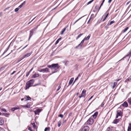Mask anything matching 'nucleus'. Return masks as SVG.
Instances as JSON below:
<instances>
[{"mask_svg":"<svg viewBox=\"0 0 131 131\" xmlns=\"http://www.w3.org/2000/svg\"><path fill=\"white\" fill-rule=\"evenodd\" d=\"M85 38H84L83 40L81 41V43L79 44L78 45L75 47V48H78L80 46L81 47L82 45L85 40Z\"/></svg>","mask_w":131,"mask_h":131,"instance_id":"nucleus-7","label":"nucleus"},{"mask_svg":"<svg viewBox=\"0 0 131 131\" xmlns=\"http://www.w3.org/2000/svg\"><path fill=\"white\" fill-rule=\"evenodd\" d=\"M41 110L38 109L34 111V113L35 114H38L39 113L41 112Z\"/></svg>","mask_w":131,"mask_h":131,"instance_id":"nucleus-9","label":"nucleus"},{"mask_svg":"<svg viewBox=\"0 0 131 131\" xmlns=\"http://www.w3.org/2000/svg\"><path fill=\"white\" fill-rule=\"evenodd\" d=\"M58 116L62 118L63 117V115L62 114H61L58 115Z\"/></svg>","mask_w":131,"mask_h":131,"instance_id":"nucleus-43","label":"nucleus"},{"mask_svg":"<svg viewBox=\"0 0 131 131\" xmlns=\"http://www.w3.org/2000/svg\"><path fill=\"white\" fill-rule=\"evenodd\" d=\"M61 38H60L58 39L56 41L55 44L56 45L59 42V41L61 39Z\"/></svg>","mask_w":131,"mask_h":131,"instance_id":"nucleus-25","label":"nucleus"},{"mask_svg":"<svg viewBox=\"0 0 131 131\" xmlns=\"http://www.w3.org/2000/svg\"><path fill=\"white\" fill-rule=\"evenodd\" d=\"M8 49V48L7 49L6 51H5L4 52L3 54H4L7 51V50Z\"/></svg>","mask_w":131,"mask_h":131,"instance_id":"nucleus-62","label":"nucleus"},{"mask_svg":"<svg viewBox=\"0 0 131 131\" xmlns=\"http://www.w3.org/2000/svg\"><path fill=\"white\" fill-rule=\"evenodd\" d=\"M59 68L58 65V63L52 64V69L57 70Z\"/></svg>","mask_w":131,"mask_h":131,"instance_id":"nucleus-5","label":"nucleus"},{"mask_svg":"<svg viewBox=\"0 0 131 131\" xmlns=\"http://www.w3.org/2000/svg\"><path fill=\"white\" fill-rule=\"evenodd\" d=\"M129 80V81H131V76H129L128 78Z\"/></svg>","mask_w":131,"mask_h":131,"instance_id":"nucleus-50","label":"nucleus"},{"mask_svg":"<svg viewBox=\"0 0 131 131\" xmlns=\"http://www.w3.org/2000/svg\"><path fill=\"white\" fill-rule=\"evenodd\" d=\"M86 90H83L82 92V94H86Z\"/></svg>","mask_w":131,"mask_h":131,"instance_id":"nucleus-36","label":"nucleus"},{"mask_svg":"<svg viewBox=\"0 0 131 131\" xmlns=\"http://www.w3.org/2000/svg\"><path fill=\"white\" fill-rule=\"evenodd\" d=\"M28 45H26L25 47H23L22 49H21V50H23V49H25V48H26L27 46Z\"/></svg>","mask_w":131,"mask_h":131,"instance_id":"nucleus-53","label":"nucleus"},{"mask_svg":"<svg viewBox=\"0 0 131 131\" xmlns=\"http://www.w3.org/2000/svg\"><path fill=\"white\" fill-rule=\"evenodd\" d=\"M130 2V1H129L127 3H126V5H128V4H129Z\"/></svg>","mask_w":131,"mask_h":131,"instance_id":"nucleus-55","label":"nucleus"},{"mask_svg":"<svg viewBox=\"0 0 131 131\" xmlns=\"http://www.w3.org/2000/svg\"><path fill=\"white\" fill-rule=\"evenodd\" d=\"M32 69L31 70H30L29 72H27L26 73V77H27L28 75H29V73H30V72L32 70Z\"/></svg>","mask_w":131,"mask_h":131,"instance_id":"nucleus-28","label":"nucleus"},{"mask_svg":"<svg viewBox=\"0 0 131 131\" xmlns=\"http://www.w3.org/2000/svg\"><path fill=\"white\" fill-rule=\"evenodd\" d=\"M98 112H95L94 114L92 115V116L94 118H95L96 117L97 114H98Z\"/></svg>","mask_w":131,"mask_h":131,"instance_id":"nucleus-15","label":"nucleus"},{"mask_svg":"<svg viewBox=\"0 0 131 131\" xmlns=\"http://www.w3.org/2000/svg\"><path fill=\"white\" fill-rule=\"evenodd\" d=\"M28 129L29 130H31V127H28Z\"/></svg>","mask_w":131,"mask_h":131,"instance_id":"nucleus-58","label":"nucleus"},{"mask_svg":"<svg viewBox=\"0 0 131 131\" xmlns=\"http://www.w3.org/2000/svg\"><path fill=\"white\" fill-rule=\"evenodd\" d=\"M93 122V119L91 118H89L86 122L87 124L89 125H92Z\"/></svg>","mask_w":131,"mask_h":131,"instance_id":"nucleus-3","label":"nucleus"},{"mask_svg":"<svg viewBox=\"0 0 131 131\" xmlns=\"http://www.w3.org/2000/svg\"><path fill=\"white\" fill-rule=\"evenodd\" d=\"M128 102L129 104L131 105V97L128 99Z\"/></svg>","mask_w":131,"mask_h":131,"instance_id":"nucleus-24","label":"nucleus"},{"mask_svg":"<svg viewBox=\"0 0 131 131\" xmlns=\"http://www.w3.org/2000/svg\"><path fill=\"white\" fill-rule=\"evenodd\" d=\"M22 7V6L20 5L18 7V8L19 9V8H21Z\"/></svg>","mask_w":131,"mask_h":131,"instance_id":"nucleus-51","label":"nucleus"},{"mask_svg":"<svg viewBox=\"0 0 131 131\" xmlns=\"http://www.w3.org/2000/svg\"><path fill=\"white\" fill-rule=\"evenodd\" d=\"M16 72V71H14L13 73H12L11 74V75H12L15 72Z\"/></svg>","mask_w":131,"mask_h":131,"instance_id":"nucleus-56","label":"nucleus"},{"mask_svg":"<svg viewBox=\"0 0 131 131\" xmlns=\"http://www.w3.org/2000/svg\"><path fill=\"white\" fill-rule=\"evenodd\" d=\"M39 76V75L38 73H35L33 75V76L34 78L37 77Z\"/></svg>","mask_w":131,"mask_h":131,"instance_id":"nucleus-19","label":"nucleus"},{"mask_svg":"<svg viewBox=\"0 0 131 131\" xmlns=\"http://www.w3.org/2000/svg\"><path fill=\"white\" fill-rule=\"evenodd\" d=\"M83 35V34H80L78 36V37L76 39H77L78 38H79L82 35Z\"/></svg>","mask_w":131,"mask_h":131,"instance_id":"nucleus-35","label":"nucleus"},{"mask_svg":"<svg viewBox=\"0 0 131 131\" xmlns=\"http://www.w3.org/2000/svg\"><path fill=\"white\" fill-rule=\"evenodd\" d=\"M89 126L84 125L82 126L79 131H89Z\"/></svg>","mask_w":131,"mask_h":131,"instance_id":"nucleus-2","label":"nucleus"},{"mask_svg":"<svg viewBox=\"0 0 131 131\" xmlns=\"http://www.w3.org/2000/svg\"><path fill=\"white\" fill-rule=\"evenodd\" d=\"M32 52H31L30 53H27L26 54L24 55L23 57V58H25L26 57H28L32 53Z\"/></svg>","mask_w":131,"mask_h":131,"instance_id":"nucleus-8","label":"nucleus"},{"mask_svg":"<svg viewBox=\"0 0 131 131\" xmlns=\"http://www.w3.org/2000/svg\"><path fill=\"white\" fill-rule=\"evenodd\" d=\"M25 3H26V1H24V2H23V3H22L21 4V5L22 6H23L24 5H25Z\"/></svg>","mask_w":131,"mask_h":131,"instance_id":"nucleus-42","label":"nucleus"},{"mask_svg":"<svg viewBox=\"0 0 131 131\" xmlns=\"http://www.w3.org/2000/svg\"><path fill=\"white\" fill-rule=\"evenodd\" d=\"M93 1V0H92L91 1H90L89 2H88L87 3V5H88L90 4Z\"/></svg>","mask_w":131,"mask_h":131,"instance_id":"nucleus-38","label":"nucleus"},{"mask_svg":"<svg viewBox=\"0 0 131 131\" xmlns=\"http://www.w3.org/2000/svg\"><path fill=\"white\" fill-rule=\"evenodd\" d=\"M93 97V96H91L90 98L89 99V100H88V101H89Z\"/></svg>","mask_w":131,"mask_h":131,"instance_id":"nucleus-52","label":"nucleus"},{"mask_svg":"<svg viewBox=\"0 0 131 131\" xmlns=\"http://www.w3.org/2000/svg\"><path fill=\"white\" fill-rule=\"evenodd\" d=\"M15 110H16V109H15V108L14 107L13 108H12V109H11V110L13 111H14Z\"/></svg>","mask_w":131,"mask_h":131,"instance_id":"nucleus-47","label":"nucleus"},{"mask_svg":"<svg viewBox=\"0 0 131 131\" xmlns=\"http://www.w3.org/2000/svg\"><path fill=\"white\" fill-rule=\"evenodd\" d=\"M4 123L3 119L2 118H0V125H2Z\"/></svg>","mask_w":131,"mask_h":131,"instance_id":"nucleus-14","label":"nucleus"},{"mask_svg":"<svg viewBox=\"0 0 131 131\" xmlns=\"http://www.w3.org/2000/svg\"><path fill=\"white\" fill-rule=\"evenodd\" d=\"M19 9L18 8H16L15 10V12H17L18 11Z\"/></svg>","mask_w":131,"mask_h":131,"instance_id":"nucleus-44","label":"nucleus"},{"mask_svg":"<svg viewBox=\"0 0 131 131\" xmlns=\"http://www.w3.org/2000/svg\"><path fill=\"white\" fill-rule=\"evenodd\" d=\"M2 114L4 115L5 116H7V115H9V114H6L5 113H3Z\"/></svg>","mask_w":131,"mask_h":131,"instance_id":"nucleus-32","label":"nucleus"},{"mask_svg":"<svg viewBox=\"0 0 131 131\" xmlns=\"http://www.w3.org/2000/svg\"><path fill=\"white\" fill-rule=\"evenodd\" d=\"M122 114V112L119 110L117 111V115L116 116V118H117L119 116H121Z\"/></svg>","mask_w":131,"mask_h":131,"instance_id":"nucleus-6","label":"nucleus"},{"mask_svg":"<svg viewBox=\"0 0 131 131\" xmlns=\"http://www.w3.org/2000/svg\"><path fill=\"white\" fill-rule=\"evenodd\" d=\"M129 125L128 127L127 130L128 131H131V124L129 123Z\"/></svg>","mask_w":131,"mask_h":131,"instance_id":"nucleus-17","label":"nucleus"},{"mask_svg":"<svg viewBox=\"0 0 131 131\" xmlns=\"http://www.w3.org/2000/svg\"><path fill=\"white\" fill-rule=\"evenodd\" d=\"M112 0H109L108 1V3H110L112 1Z\"/></svg>","mask_w":131,"mask_h":131,"instance_id":"nucleus-59","label":"nucleus"},{"mask_svg":"<svg viewBox=\"0 0 131 131\" xmlns=\"http://www.w3.org/2000/svg\"><path fill=\"white\" fill-rule=\"evenodd\" d=\"M104 105V102H103L102 103V104H101V106L102 107Z\"/></svg>","mask_w":131,"mask_h":131,"instance_id":"nucleus-57","label":"nucleus"},{"mask_svg":"<svg viewBox=\"0 0 131 131\" xmlns=\"http://www.w3.org/2000/svg\"><path fill=\"white\" fill-rule=\"evenodd\" d=\"M122 105L124 107H127L128 106V103L126 102H124L122 104Z\"/></svg>","mask_w":131,"mask_h":131,"instance_id":"nucleus-11","label":"nucleus"},{"mask_svg":"<svg viewBox=\"0 0 131 131\" xmlns=\"http://www.w3.org/2000/svg\"><path fill=\"white\" fill-rule=\"evenodd\" d=\"M117 82H114V84L113 86V88H114L116 86V85L117 84Z\"/></svg>","mask_w":131,"mask_h":131,"instance_id":"nucleus-31","label":"nucleus"},{"mask_svg":"<svg viewBox=\"0 0 131 131\" xmlns=\"http://www.w3.org/2000/svg\"><path fill=\"white\" fill-rule=\"evenodd\" d=\"M95 8L96 9H97L99 8V6L96 5L95 6Z\"/></svg>","mask_w":131,"mask_h":131,"instance_id":"nucleus-49","label":"nucleus"},{"mask_svg":"<svg viewBox=\"0 0 131 131\" xmlns=\"http://www.w3.org/2000/svg\"><path fill=\"white\" fill-rule=\"evenodd\" d=\"M112 127H109L107 128V130L108 131L112 130Z\"/></svg>","mask_w":131,"mask_h":131,"instance_id":"nucleus-29","label":"nucleus"},{"mask_svg":"<svg viewBox=\"0 0 131 131\" xmlns=\"http://www.w3.org/2000/svg\"><path fill=\"white\" fill-rule=\"evenodd\" d=\"M106 17H105L104 19L102 21H104L106 19Z\"/></svg>","mask_w":131,"mask_h":131,"instance_id":"nucleus-60","label":"nucleus"},{"mask_svg":"<svg viewBox=\"0 0 131 131\" xmlns=\"http://www.w3.org/2000/svg\"><path fill=\"white\" fill-rule=\"evenodd\" d=\"M47 67L50 68H51L52 69V64L51 65H48Z\"/></svg>","mask_w":131,"mask_h":131,"instance_id":"nucleus-40","label":"nucleus"},{"mask_svg":"<svg viewBox=\"0 0 131 131\" xmlns=\"http://www.w3.org/2000/svg\"><path fill=\"white\" fill-rule=\"evenodd\" d=\"M115 22V21H110V24H109V25H111L112 24L114 23Z\"/></svg>","mask_w":131,"mask_h":131,"instance_id":"nucleus-37","label":"nucleus"},{"mask_svg":"<svg viewBox=\"0 0 131 131\" xmlns=\"http://www.w3.org/2000/svg\"><path fill=\"white\" fill-rule=\"evenodd\" d=\"M119 119H116L114 120L113 123L114 124H117L118 122H119Z\"/></svg>","mask_w":131,"mask_h":131,"instance_id":"nucleus-16","label":"nucleus"},{"mask_svg":"<svg viewBox=\"0 0 131 131\" xmlns=\"http://www.w3.org/2000/svg\"><path fill=\"white\" fill-rule=\"evenodd\" d=\"M108 14H109V13H107V14L106 15V16L105 17H106V18H107V16L108 15Z\"/></svg>","mask_w":131,"mask_h":131,"instance_id":"nucleus-61","label":"nucleus"},{"mask_svg":"<svg viewBox=\"0 0 131 131\" xmlns=\"http://www.w3.org/2000/svg\"><path fill=\"white\" fill-rule=\"evenodd\" d=\"M78 78V77H77L75 79V81L76 80H77Z\"/></svg>","mask_w":131,"mask_h":131,"instance_id":"nucleus-63","label":"nucleus"},{"mask_svg":"<svg viewBox=\"0 0 131 131\" xmlns=\"http://www.w3.org/2000/svg\"><path fill=\"white\" fill-rule=\"evenodd\" d=\"M61 84L59 85V86H58V89L57 90V91H58L61 88Z\"/></svg>","mask_w":131,"mask_h":131,"instance_id":"nucleus-33","label":"nucleus"},{"mask_svg":"<svg viewBox=\"0 0 131 131\" xmlns=\"http://www.w3.org/2000/svg\"><path fill=\"white\" fill-rule=\"evenodd\" d=\"M128 29V27H127L126 28H125L124 30L123 31V32H126V31Z\"/></svg>","mask_w":131,"mask_h":131,"instance_id":"nucleus-30","label":"nucleus"},{"mask_svg":"<svg viewBox=\"0 0 131 131\" xmlns=\"http://www.w3.org/2000/svg\"><path fill=\"white\" fill-rule=\"evenodd\" d=\"M34 80H31L28 81L26 84V87L25 90L28 89L30 87L32 86L34 84Z\"/></svg>","mask_w":131,"mask_h":131,"instance_id":"nucleus-1","label":"nucleus"},{"mask_svg":"<svg viewBox=\"0 0 131 131\" xmlns=\"http://www.w3.org/2000/svg\"><path fill=\"white\" fill-rule=\"evenodd\" d=\"M129 81V80L128 79V78L127 79L125 80V82H127V83H128V81Z\"/></svg>","mask_w":131,"mask_h":131,"instance_id":"nucleus-39","label":"nucleus"},{"mask_svg":"<svg viewBox=\"0 0 131 131\" xmlns=\"http://www.w3.org/2000/svg\"><path fill=\"white\" fill-rule=\"evenodd\" d=\"M36 17H35L30 22H29L28 23V24H29L30 23H31V22H32V21H33V20H34L36 18Z\"/></svg>","mask_w":131,"mask_h":131,"instance_id":"nucleus-48","label":"nucleus"},{"mask_svg":"<svg viewBox=\"0 0 131 131\" xmlns=\"http://www.w3.org/2000/svg\"><path fill=\"white\" fill-rule=\"evenodd\" d=\"M103 3H102L101 4V5H100V7L99 8V10L100 8H101V6L103 5Z\"/></svg>","mask_w":131,"mask_h":131,"instance_id":"nucleus-54","label":"nucleus"},{"mask_svg":"<svg viewBox=\"0 0 131 131\" xmlns=\"http://www.w3.org/2000/svg\"><path fill=\"white\" fill-rule=\"evenodd\" d=\"M130 53H130V52L129 54L127 55L126 56L124 57L121 60H120L119 61L123 60L124 58H125L128 57H129L128 59L130 57Z\"/></svg>","mask_w":131,"mask_h":131,"instance_id":"nucleus-12","label":"nucleus"},{"mask_svg":"<svg viewBox=\"0 0 131 131\" xmlns=\"http://www.w3.org/2000/svg\"><path fill=\"white\" fill-rule=\"evenodd\" d=\"M39 71L40 72H49L48 68H47L41 69L40 70H39Z\"/></svg>","mask_w":131,"mask_h":131,"instance_id":"nucleus-4","label":"nucleus"},{"mask_svg":"<svg viewBox=\"0 0 131 131\" xmlns=\"http://www.w3.org/2000/svg\"><path fill=\"white\" fill-rule=\"evenodd\" d=\"M74 80V78H72L71 80H70L69 82V85H70L72 84V83Z\"/></svg>","mask_w":131,"mask_h":131,"instance_id":"nucleus-18","label":"nucleus"},{"mask_svg":"<svg viewBox=\"0 0 131 131\" xmlns=\"http://www.w3.org/2000/svg\"><path fill=\"white\" fill-rule=\"evenodd\" d=\"M66 28H64L63 30H62V31H61V35H62L63 34L64 32L65 31L66 29Z\"/></svg>","mask_w":131,"mask_h":131,"instance_id":"nucleus-22","label":"nucleus"},{"mask_svg":"<svg viewBox=\"0 0 131 131\" xmlns=\"http://www.w3.org/2000/svg\"><path fill=\"white\" fill-rule=\"evenodd\" d=\"M22 106L23 107L29 108L30 107V105L29 103H28L25 105H22Z\"/></svg>","mask_w":131,"mask_h":131,"instance_id":"nucleus-10","label":"nucleus"},{"mask_svg":"<svg viewBox=\"0 0 131 131\" xmlns=\"http://www.w3.org/2000/svg\"><path fill=\"white\" fill-rule=\"evenodd\" d=\"M32 125L33 126V127L34 128H35L36 127V126H35V123H33L32 124Z\"/></svg>","mask_w":131,"mask_h":131,"instance_id":"nucleus-46","label":"nucleus"},{"mask_svg":"<svg viewBox=\"0 0 131 131\" xmlns=\"http://www.w3.org/2000/svg\"><path fill=\"white\" fill-rule=\"evenodd\" d=\"M26 97V98L27 99L25 101H27L29 100V99H31V98L29 96H25V97Z\"/></svg>","mask_w":131,"mask_h":131,"instance_id":"nucleus-26","label":"nucleus"},{"mask_svg":"<svg viewBox=\"0 0 131 131\" xmlns=\"http://www.w3.org/2000/svg\"><path fill=\"white\" fill-rule=\"evenodd\" d=\"M2 13L1 12L0 13V17H1L2 15Z\"/></svg>","mask_w":131,"mask_h":131,"instance_id":"nucleus-64","label":"nucleus"},{"mask_svg":"<svg viewBox=\"0 0 131 131\" xmlns=\"http://www.w3.org/2000/svg\"><path fill=\"white\" fill-rule=\"evenodd\" d=\"M50 127H48L45 128L44 131H49L50 130Z\"/></svg>","mask_w":131,"mask_h":131,"instance_id":"nucleus-21","label":"nucleus"},{"mask_svg":"<svg viewBox=\"0 0 131 131\" xmlns=\"http://www.w3.org/2000/svg\"><path fill=\"white\" fill-rule=\"evenodd\" d=\"M33 34V31L32 30H30V36L28 40H29L30 38L32 36Z\"/></svg>","mask_w":131,"mask_h":131,"instance_id":"nucleus-13","label":"nucleus"},{"mask_svg":"<svg viewBox=\"0 0 131 131\" xmlns=\"http://www.w3.org/2000/svg\"><path fill=\"white\" fill-rule=\"evenodd\" d=\"M1 110L3 111L4 112H7L6 110L4 108H2L1 109Z\"/></svg>","mask_w":131,"mask_h":131,"instance_id":"nucleus-45","label":"nucleus"},{"mask_svg":"<svg viewBox=\"0 0 131 131\" xmlns=\"http://www.w3.org/2000/svg\"><path fill=\"white\" fill-rule=\"evenodd\" d=\"M24 58H23V57L22 56L21 58L19 59L18 60L17 62H19V61H20L22 60Z\"/></svg>","mask_w":131,"mask_h":131,"instance_id":"nucleus-27","label":"nucleus"},{"mask_svg":"<svg viewBox=\"0 0 131 131\" xmlns=\"http://www.w3.org/2000/svg\"><path fill=\"white\" fill-rule=\"evenodd\" d=\"M84 16H82L81 18H80L79 19H78L74 23V24H75L77 21H78L81 18H82Z\"/></svg>","mask_w":131,"mask_h":131,"instance_id":"nucleus-41","label":"nucleus"},{"mask_svg":"<svg viewBox=\"0 0 131 131\" xmlns=\"http://www.w3.org/2000/svg\"><path fill=\"white\" fill-rule=\"evenodd\" d=\"M90 37V35H89L86 38H85V40H89Z\"/></svg>","mask_w":131,"mask_h":131,"instance_id":"nucleus-34","label":"nucleus"},{"mask_svg":"<svg viewBox=\"0 0 131 131\" xmlns=\"http://www.w3.org/2000/svg\"><path fill=\"white\" fill-rule=\"evenodd\" d=\"M61 123V121H58V125L59 127L60 126Z\"/></svg>","mask_w":131,"mask_h":131,"instance_id":"nucleus-23","label":"nucleus"},{"mask_svg":"<svg viewBox=\"0 0 131 131\" xmlns=\"http://www.w3.org/2000/svg\"><path fill=\"white\" fill-rule=\"evenodd\" d=\"M86 96V94H82V93L81 95L80 96H79V97L80 98H81V97H85Z\"/></svg>","mask_w":131,"mask_h":131,"instance_id":"nucleus-20","label":"nucleus"}]
</instances>
